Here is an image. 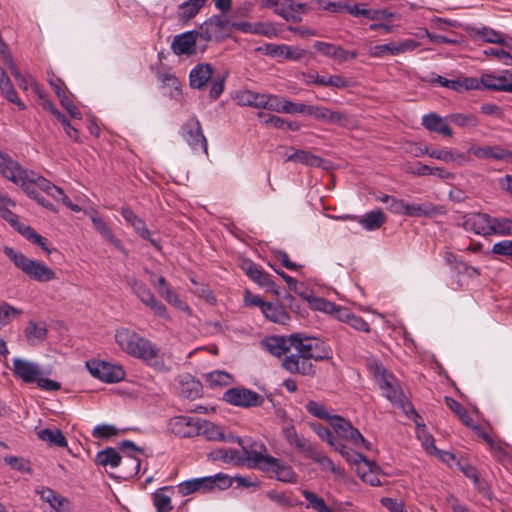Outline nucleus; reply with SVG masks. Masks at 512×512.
<instances>
[{
  "label": "nucleus",
  "instance_id": "1",
  "mask_svg": "<svg viewBox=\"0 0 512 512\" xmlns=\"http://www.w3.org/2000/svg\"><path fill=\"white\" fill-rule=\"evenodd\" d=\"M114 338L119 348L129 356L143 361L158 372L166 373L170 371L160 348L136 331L127 327H120L115 331Z\"/></svg>",
  "mask_w": 512,
  "mask_h": 512
},
{
  "label": "nucleus",
  "instance_id": "2",
  "mask_svg": "<svg viewBox=\"0 0 512 512\" xmlns=\"http://www.w3.org/2000/svg\"><path fill=\"white\" fill-rule=\"evenodd\" d=\"M3 252L14 264V266L24 273L28 278L39 283H46L56 279V273L44 262L30 259L22 252L14 248L4 246Z\"/></svg>",
  "mask_w": 512,
  "mask_h": 512
},
{
  "label": "nucleus",
  "instance_id": "3",
  "mask_svg": "<svg viewBox=\"0 0 512 512\" xmlns=\"http://www.w3.org/2000/svg\"><path fill=\"white\" fill-rule=\"evenodd\" d=\"M282 434L289 445L294 446L299 452L318 463L323 469H328L334 474L340 473V470L329 457L318 450L309 440L298 435L293 424H286L282 428Z\"/></svg>",
  "mask_w": 512,
  "mask_h": 512
},
{
  "label": "nucleus",
  "instance_id": "4",
  "mask_svg": "<svg viewBox=\"0 0 512 512\" xmlns=\"http://www.w3.org/2000/svg\"><path fill=\"white\" fill-rule=\"evenodd\" d=\"M290 346L302 358H308L311 361L329 360L333 355L332 349L326 346L323 341L302 333L290 335Z\"/></svg>",
  "mask_w": 512,
  "mask_h": 512
},
{
  "label": "nucleus",
  "instance_id": "5",
  "mask_svg": "<svg viewBox=\"0 0 512 512\" xmlns=\"http://www.w3.org/2000/svg\"><path fill=\"white\" fill-rule=\"evenodd\" d=\"M375 376L378 385L388 400L398 405L405 414H416L411 403L400 388L397 379L391 373H388L382 366H377Z\"/></svg>",
  "mask_w": 512,
  "mask_h": 512
},
{
  "label": "nucleus",
  "instance_id": "6",
  "mask_svg": "<svg viewBox=\"0 0 512 512\" xmlns=\"http://www.w3.org/2000/svg\"><path fill=\"white\" fill-rule=\"evenodd\" d=\"M128 284L138 299L145 306L149 307L156 316L165 320L171 319L166 306L155 297L154 293L144 282L131 277L128 279Z\"/></svg>",
  "mask_w": 512,
  "mask_h": 512
},
{
  "label": "nucleus",
  "instance_id": "7",
  "mask_svg": "<svg viewBox=\"0 0 512 512\" xmlns=\"http://www.w3.org/2000/svg\"><path fill=\"white\" fill-rule=\"evenodd\" d=\"M200 40L205 43L215 40L217 42L232 34V23L226 18L214 15L200 25Z\"/></svg>",
  "mask_w": 512,
  "mask_h": 512
},
{
  "label": "nucleus",
  "instance_id": "8",
  "mask_svg": "<svg viewBox=\"0 0 512 512\" xmlns=\"http://www.w3.org/2000/svg\"><path fill=\"white\" fill-rule=\"evenodd\" d=\"M330 424L341 438L350 441L356 448L371 449V444L350 421L341 416L334 415L331 417Z\"/></svg>",
  "mask_w": 512,
  "mask_h": 512
},
{
  "label": "nucleus",
  "instance_id": "9",
  "mask_svg": "<svg viewBox=\"0 0 512 512\" xmlns=\"http://www.w3.org/2000/svg\"><path fill=\"white\" fill-rule=\"evenodd\" d=\"M86 366L93 377L106 383L119 382L125 377V371L120 365L100 360H90L86 362Z\"/></svg>",
  "mask_w": 512,
  "mask_h": 512
},
{
  "label": "nucleus",
  "instance_id": "10",
  "mask_svg": "<svg viewBox=\"0 0 512 512\" xmlns=\"http://www.w3.org/2000/svg\"><path fill=\"white\" fill-rule=\"evenodd\" d=\"M224 401L238 407H255L262 405L263 397L247 388L235 387L228 389L223 395Z\"/></svg>",
  "mask_w": 512,
  "mask_h": 512
},
{
  "label": "nucleus",
  "instance_id": "11",
  "mask_svg": "<svg viewBox=\"0 0 512 512\" xmlns=\"http://www.w3.org/2000/svg\"><path fill=\"white\" fill-rule=\"evenodd\" d=\"M182 137L187 144L195 151L208 153V143L205 138L201 124L198 119L193 118L182 126Z\"/></svg>",
  "mask_w": 512,
  "mask_h": 512
},
{
  "label": "nucleus",
  "instance_id": "12",
  "mask_svg": "<svg viewBox=\"0 0 512 512\" xmlns=\"http://www.w3.org/2000/svg\"><path fill=\"white\" fill-rule=\"evenodd\" d=\"M260 470L268 474L270 478H276L281 482L294 483L297 480V475L293 468L273 456L265 461L264 466Z\"/></svg>",
  "mask_w": 512,
  "mask_h": 512
},
{
  "label": "nucleus",
  "instance_id": "13",
  "mask_svg": "<svg viewBox=\"0 0 512 512\" xmlns=\"http://www.w3.org/2000/svg\"><path fill=\"white\" fill-rule=\"evenodd\" d=\"M281 366L291 374L313 377L316 374V367L308 358H302L296 352L286 355L281 362Z\"/></svg>",
  "mask_w": 512,
  "mask_h": 512
},
{
  "label": "nucleus",
  "instance_id": "14",
  "mask_svg": "<svg viewBox=\"0 0 512 512\" xmlns=\"http://www.w3.org/2000/svg\"><path fill=\"white\" fill-rule=\"evenodd\" d=\"M198 420L197 418L188 416H175L168 421V430L181 438H191L198 436Z\"/></svg>",
  "mask_w": 512,
  "mask_h": 512
},
{
  "label": "nucleus",
  "instance_id": "15",
  "mask_svg": "<svg viewBox=\"0 0 512 512\" xmlns=\"http://www.w3.org/2000/svg\"><path fill=\"white\" fill-rule=\"evenodd\" d=\"M201 30H191L176 35L171 43V49L176 55H194L197 53L196 44L200 39Z\"/></svg>",
  "mask_w": 512,
  "mask_h": 512
},
{
  "label": "nucleus",
  "instance_id": "16",
  "mask_svg": "<svg viewBox=\"0 0 512 512\" xmlns=\"http://www.w3.org/2000/svg\"><path fill=\"white\" fill-rule=\"evenodd\" d=\"M16 167H11L10 174L3 175L15 184L20 185L26 194L34 199L40 197V193L37 191V186L33 182L32 178L29 177L28 171L23 169L17 161H14Z\"/></svg>",
  "mask_w": 512,
  "mask_h": 512
},
{
  "label": "nucleus",
  "instance_id": "17",
  "mask_svg": "<svg viewBox=\"0 0 512 512\" xmlns=\"http://www.w3.org/2000/svg\"><path fill=\"white\" fill-rule=\"evenodd\" d=\"M305 115L314 117L317 120L325 121L331 124L345 126L348 122L347 114L340 111H333L325 106L306 105Z\"/></svg>",
  "mask_w": 512,
  "mask_h": 512
},
{
  "label": "nucleus",
  "instance_id": "18",
  "mask_svg": "<svg viewBox=\"0 0 512 512\" xmlns=\"http://www.w3.org/2000/svg\"><path fill=\"white\" fill-rule=\"evenodd\" d=\"M491 216L486 213H468L462 217V226L466 231L477 235L489 236Z\"/></svg>",
  "mask_w": 512,
  "mask_h": 512
},
{
  "label": "nucleus",
  "instance_id": "19",
  "mask_svg": "<svg viewBox=\"0 0 512 512\" xmlns=\"http://www.w3.org/2000/svg\"><path fill=\"white\" fill-rule=\"evenodd\" d=\"M242 449L249 466L259 470L264 466L265 461L271 457L268 454L267 447L262 442L253 441L249 445H242Z\"/></svg>",
  "mask_w": 512,
  "mask_h": 512
},
{
  "label": "nucleus",
  "instance_id": "20",
  "mask_svg": "<svg viewBox=\"0 0 512 512\" xmlns=\"http://www.w3.org/2000/svg\"><path fill=\"white\" fill-rule=\"evenodd\" d=\"M14 376L25 383H34L41 376V369L37 363L30 362L21 358L13 359Z\"/></svg>",
  "mask_w": 512,
  "mask_h": 512
},
{
  "label": "nucleus",
  "instance_id": "21",
  "mask_svg": "<svg viewBox=\"0 0 512 512\" xmlns=\"http://www.w3.org/2000/svg\"><path fill=\"white\" fill-rule=\"evenodd\" d=\"M241 268L245 271L249 278L259 286L265 288L268 291H272L275 294H278L276 284L271 280L270 275L262 270L258 265L252 261L245 260L243 261Z\"/></svg>",
  "mask_w": 512,
  "mask_h": 512
},
{
  "label": "nucleus",
  "instance_id": "22",
  "mask_svg": "<svg viewBox=\"0 0 512 512\" xmlns=\"http://www.w3.org/2000/svg\"><path fill=\"white\" fill-rule=\"evenodd\" d=\"M483 83L484 89L512 93V72L505 70L499 75L485 73Z\"/></svg>",
  "mask_w": 512,
  "mask_h": 512
},
{
  "label": "nucleus",
  "instance_id": "23",
  "mask_svg": "<svg viewBox=\"0 0 512 512\" xmlns=\"http://www.w3.org/2000/svg\"><path fill=\"white\" fill-rule=\"evenodd\" d=\"M41 500L48 503L53 512H67L69 500L49 487L40 486L35 489Z\"/></svg>",
  "mask_w": 512,
  "mask_h": 512
},
{
  "label": "nucleus",
  "instance_id": "24",
  "mask_svg": "<svg viewBox=\"0 0 512 512\" xmlns=\"http://www.w3.org/2000/svg\"><path fill=\"white\" fill-rule=\"evenodd\" d=\"M286 21L299 23L302 21V14L307 13L306 4L295 3L293 0H281L275 12Z\"/></svg>",
  "mask_w": 512,
  "mask_h": 512
},
{
  "label": "nucleus",
  "instance_id": "25",
  "mask_svg": "<svg viewBox=\"0 0 512 512\" xmlns=\"http://www.w3.org/2000/svg\"><path fill=\"white\" fill-rule=\"evenodd\" d=\"M357 475L371 486H381L380 467L374 461L367 458L356 467Z\"/></svg>",
  "mask_w": 512,
  "mask_h": 512
},
{
  "label": "nucleus",
  "instance_id": "26",
  "mask_svg": "<svg viewBox=\"0 0 512 512\" xmlns=\"http://www.w3.org/2000/svg\"><path fill=\"white\" fill-rule=\"evenodd\" d=\"M425 153L432 158L444 161V162H455L457 165L462 166L471 161L470 157L465 153L452 150V149H425Z\"/></svg>",
  "mask_w": 512,
  "mask_h": 512
},
{
  "label": "nucleus",
  "instance_id": "27",
  "mask_svg": "<svg viewBox=\"0 0 512 512\" xmlns=\"http://www.w3.org/2000/svg\"><path fill=\"white\" fill-rule=\"evenodd\" d=\"M213 68L208 63L197 64L189 74L190 86L201 90L212 79Z\"/></svg>",
  "mask_w": 512,
  "mask_h": 512
},
{
  "label": "nucleus",
  "instance_id": "28",
  "mask_svg": "<svg viewBox=\"0 0 512 512\" xmlns=\"http://www.w3.org/2000/svg\"><path fill=\"white\" fill-rule=\"evenodd\" d=\"M421 124L431 132H435L446 137H452L453 135L450 126L437 113L425 114L422 117Z\"/></svg>",
  "mask_w": 512,
  "mask_h": 512
},
{
  "label": "nucleus",
  "instance_id": "29",
  "mask_svg": "<svg viewBox=\"0 0 512 512\" xmlns=\"http://www.w3.org/2000/svg\"><path fill=\"white\" fill-rule=\"evenodd\" d=\"M314 48L321 52L323 55L337 59L341 62L348 60L349 56L351 58H356L357 53L356 52H349L345 49H343L339 45H335L332 43H327L323 41H316L314 44Z\"/></svg>",
  "mask_w": 512,
  "mask_h": 512
},
{
  "label": "nucleus",
  "instance_id": "30",
  "mask_svg": "<svg viewBox=\"0 0 512 512\" xmlns=\"http://www.w3.org/2000/svg\"><path fill=\"white\" fill-rule=\"evenodd\" d=\"M92 223L94 228L100 233V235L105 238L108 242L114 245L117 249H119L125 256H128L127 249L122 245L120 239H118L107 225V223L97 214H93L91 216Z\"/></svg>",
  "mask_w": 512,
  "mask_h": 512
},
{
  "label": "nucleus",
  "instance_id": "31",
  "mask_svg": "<svg viewBox=\"0 0 512 512\" xmlns=\"http://www.w3.org/2000/svg\"><path fill=\"white\" fill-rule=\"evenodd\" d=\"M262 344L270 354L276 357H285L292 349V346H290V336L287 338L283 336L268 337Z\"/></svg>",
  "mask_w": 512,
  "mask_h": 512
},
{
  "label": "nucleus",
  "instance_id": "32",
  "mask_svg": "<svg viewBox=\"0 0 512 512\" xmlns=\"http://www.w3.org/2000/svg\"><path fill=\"white\" fill-rule=\"evenodd\" d=\"M159 294L170 304L182 311L190 313L189 306L183 302L179 296L173 291L170 285L167 283L163 276H160L157 280Z\"/></svg>",
  "mask_w": 512,
  "mask_h": 512
},
{
  "label": "nucleus",
  "instance_id": "33",
  "mask_svg": "<svg viewBox=\"0 0 512 512\" xmlns=\"http://www.w3.org/2000/svg\"><path fill=\"white\" fill-rule=\"evenodd\" d=\"M306 83L316 84L319 86H331L334 88H346L349 86V82L346 78L341 75L323 76L317 73L307 74Z\"/></svg>",
  "mask_w": 512,
  "mask_h": 512
},
{
  "label": "nucleus",
  "instance_id": "34",
  "mask_svg": "<svg viewBox=\"0 0 512 512\" xmlns=\"http://www.w3.org/2000/svg\"><path fill=\"white\" fill-rule=\"evenodd\" d=\"M337 318L350 325L358 331L370 332V325L360 316L351 313L348 309L339 308L336 310Z\"/></svg>",
  "mask_w": 512,
  "mask_h": 512
},
{
  "label": "nucleus",
  "instance_id": "35",
  "mask_svg": "<svg viewBox=\"0 0 512 512\" xmlns=\"http://www.w3.org/2000/svg\"><path fill=\"white\" fill-rule=\"evenodd\" d=\"M198 436L202 435L209 441H225L224 433L220 426L206 420H198Z\"/></svg>",
  "mask_w": 512,
  "mask_h": 512
},
{
  "label": "nucleus",
  "instance_id": "36",
  "mask_svg": "<svg viewBox=\"0 0 512 512\" xmlns=\"http://www.w3.org/2000/svg\"><path fill=\"white\" fill-rule=\"evenodd\" d=\"M386 221L384 212L380 209L370 211L358 218L359 224L368 231L379 229Z\"/></svg>",
  "mask_w": 512,
  "mask_h": 512
},
{
  "label": "nucleus",
  "instance_id": "37",
  "mask_svg": "<svg viewBox=\"0 0 512 512\" xmlns=\"http://www.w3.org/2000/svg\"><path fill=\"white\" fill-rule=\"evenodd\" d=\"M37 437L41 441L48 443L49 446H67V440L60 429H41L37 432Z\"/></svg>",
  "mask_w": 512,
  "mask_h": 512
},
{
  "label": "nucleus",
  "instance_id": "38",
  "mask_svg": "<svg viewBox=\"0 0 512 512\" xmlns=\"http://www.w3.org/2000/svg\"><path fill=\"white\" fill-rule=\"evenodd\" d=\"M209 0H188L179 6L178 17L187 22L194 18Z\"/></svg>",
  "mask_w": 512,
  "mask_h": 512
},
{
  "label": "nucleus",
  "instance_id": "39",
  "mask_svg": "<svg viewBox=\"0 0 512 512\" xmlns=\"http://www.w3.org/2000/svg\"><path fill=\"white\" fill-rule=\"evenodd\" d=\"M262 312L267 319L274 323L286 324L290 319L289 314L281 305L267 302L266 305H264Z\"/></svg>",
  "mask_w": 512,
  "mask_h": 512
},
{
  "label": "nucleus",
  "instance_id": "40",
  "mask_svg": "<svg viewBox=\"0 0 512 512\" xmlns=\"http://www.w3.org/2000/svg\"><path fill=\"white\" fill-rule=\"evenodd\" d=\"M17 231L31 243L40 246L46 253H51V249L48 247V240L38 234L31 226L17 224Z\"/></svg>",
  "mask_w": 512,
  "mask_h": 512
},
{
  "label": "nucleus",
  "instance_id": "41",
  "mask_svg": "<svg viewBox=\"0 0 512 512\" xmlns=\"http://www.w3.org/2000/svg\"><path fill=\"white\" fill-rule=\"evenodd\" d=\"M209 457L214 461H222L224 463L241 464L243 462V457L234 448L215 449L210 452Z\"/></svg>",
  "mask_w": 512,
  "mask_h": 512
},
{
  "label": "nucleus",
  "instance_id": "42",
  "mask_svg": "<svg viewBox=\"0 0 512 512\" xmlns=\"http://www.w3.org/2000/svg\"><path fill=\"white\" fill-rule=\"evenodd\" d=\"M437 212L438 209L433 204L406 203L405 215L409 217H431Z\"/></svg>",
  "mask_w": 512,
  "mask_h": 512
},
{
  "label": "nucleus",
  "instance_id": "43",
  "mask_svg": "<svg viewBox=\"0 0 512 512\" xmlns=\"http://www.w3.org/2000/svg\"><path fill=\"white\" fill-rule=\"evenodd\" d=\"M47 329L44 324L29 321L25 329V336L30 345H36L46 338Z\"/></svg>",
  "mask_w": 512,
  "mask_h": 512
},
{
  "label": "nucleus",
  "instance_id": "44",
  "mask_svg": "<svg viewBox=\"0 0 512 512\" xmlns=\"http://www.w3.org/2000/svg\"><path fill=\"white\" fill-rule=\"evenodd\" d=\"M96 463L104 467L110 466L112 468L118 467L121 463V456L112 447H108L102 451H99L95 459Z\"/></svg>",
  "mask_w": 512,
  "mask_h": 512
},
{
  "label": "nucleus",
  "instance_id": "45",
  "mask_svg": "<svg viewBox=\"0 0 512 512\" xmlns=\"http://www.w3.org/2000/svg\"><path fill=\"white\" fill-rule=\"evenodd\" d=\"M264 94L253 92L250 90L240 91L236 95L238 104L242 106H250L254 108H262Z\"/></svg>",
  "mask_w": 512,
  "mask_h": 512
},
{
  "label": "nucleus",
  "instance_id": "46",
  "mask_svg": "<svg viewBox=\"0 0 512 512\" xmlns=\"http://www.w3.org/2000/svg\"><path fill=\"white\" fill-rule=\"evenodd\" d=\"M167 487L161 488L153 493V504L157 512H170L173 509L171 497L166 494Z\"/></svg>",
  "mask_w": 512,
  "mask_h": 512
},
{
  "label": "nucleus",
  "instance_id": "47",
  "mask_svg": "<svg viewBox=\"0 0 512 512\" xmlns=\"http://www.w3.org/2000/svg\"><path fill=\"white\" fill-rule=\"evenodd\" d=\"M0 91L1 94L11 103L18 106L20 110H25L26 105L19 99L16 90L10 80V78L6 80L0 81Z\"/></svg>",
  "mask_w": 512,
  "mask_h": 512
},
{
  "label": "nucleus",
  "instance_id": "48",
  "mask_svg": "<svg viewBox=\"0 0 512 512\" xmlns=\"http://www.w3.org/2000/svg\"><path fill=\"white\" fill-rule=\"evenodd\" d=\"M286 161L302 163L310 166H320L321 158L308 151L298 150L287 156Z\"/></svg>",
  "mask_w": 512,
  "mask_h": 512
},
{
  "label": "nucleus",
  "instance_id": "49",
  "mask_svg": "<svg viewBox=\"0 0 512 512\" xmlns=\"http://www.w3.org/2000/svg\"><path fill=\"white\" fill-rule=\"evenodd\" d=\"M447 261L451 264L452 268L458 274H467L469 277L478 276L480 271L478 268L469 266L467 263L458 260L453 254L449 253L446 257Z\"/></svg>",
  "mask_w": 512,
  "mask_h": 512
},
{
  "label": "nucleus",
  "instance_id": "50",
  "mask_svg": "<svg viewBox=\"0 0 512 512\" xmlns=\"http://www.w3.org/2000/svg\"><path fill=\"white\" fill-rule=\"evenodd\" d=\"M263 123L267 127H274V128L284 130V131H287V130L296 131L299 129V125L297 123L289 122L288 120H286L282 117H279V116H275V115H269L264 120Z\"/></svg>",
  "mask_w": 512,
  "mask_h": 512
},
{
  "label": "nucleus",
  "instance_id": "51",
  "mask_svg": "<svg viewBox=\"0 0 512 512\" xmlns=\"http://www.w3.org/2000/svg\"><path fill=\"white\" fill-rule=\"evenodd\" d=\"M509 218H497L491 217L490 219V235L507 236L511 235V229L509 228Z\"/></svg>",
  "mask_w": 512,
  "mask_h": 512
},
{
  "label": "nucleus",
  "instance_id": "52",
  "mask_svg": "<svg viewBox=\"0 0 512 512\" xmlns=\"http://www.w3.org/2000/svg\"><path fill=\"white\" fill-rule=\"evenodd\" d=\"M206 380L211 387H221L230 385L233 377L225 371H213L206 375Z\"/></svg>",
  "mask_w": 512,
  "mask_h": 512
},
{
  "label": "nucleus",
  "instance_id": "53",
  "mask_svg": "<svg viewBox=\"0 0 512 512\" xmlns=\"http://www.w3.org/2000/svg\"><path fill=\"white\" fill-rule=\"evenodd\" d=\"M333 447L335 448V450L339 451L340 454L348 462L354 463V464H356V466H358V464L363 462V460L366 458L361 453L351 450L350 448H348L346 445H344L343 443H341L339 441H337Z\"/></svg>",
  "mask_w": 512,
  "mask_h": 512
},
{
  "label": "nucleus",
  "instance_id": "54",
  "mask_svg": "<svg viewBox=\"0 0 512 512\" xmlns=\"http://www.w3.org/2000/svg\"><path fill=\"white\" fill-rule=\"evenodd\" d=\"M262 27L263 24L261 23L252 24L246 21L232 23V31L237 30L243 33L268 35V32L266 30H263Z\"/></svg>",
  "mask_w": 512,
  "mask_h": 512
},
{
  "label": "nucleus",
  "instance_id": "55",
  "mask_svg": "<svg viewBox=\"0 0 512 512\" xmlns=\"http://www.w3.org/2000/svg\"><path fill=\"white\" fill-rule=\"evenodd\" d=\"M22 314V311L16 307L11 306L7 302L0 304V325L8 324L11 319L16 318Z\"/></svg>",
  "mask_w": 512,
  "mask_h": 512
},
{
  "label": "nucleus",
  "instance_id": "56",
  "mask_svg": "<svg viewBox=\"0 0 512 512\" xmlns=\"http://www.w3.org/2000/svg\"><path fill=\"white\" fill-rule=\"evenodd\" d=\"M447 119L459 127L477 126L478 125L477 118L472 114L455 113V114L449 115L447 117Z\"/></svg>",
  "mask_w": 512,
  "mask_h": 512
},
{
  "label": "nucleus",
  "instance_id": "57",
  "mask_svg": "<svg viewBox=\"0 0 512 512\" xmlns=\"http://www.w3.org/2000/svg\"><path fill=\"white\" fill-rule=\"evenodd\" d=\"M4 462L9 465L12 469L25 472V473H31L32 468L30 466L29 461L18 457V456H5Z\"/></svg>",
  "mask_w": 512,
  "mask_h": 512
},
{
  "label": "nucleus",
  "instance_id": "58",
  "mask_svg": "<svg viewBox=\"0 0 512 512\" xmlns=\"http://www.w3.org/2000/svg\"><path fill=\"white\" fill-rule=\"evenodd\" d=\"M489 447L491 449V452H492L493 456L498 461L510 460V455H509V453L506 450V444L503 441H501L499 439H494L489 444Z\"/></svg>",
  "mask_w": 512,
  "mask_h": 512
},
{
  "label": "nucleus",
  "instance_id": "59",
  "mask_svg": "<svg viewBox=\"0 0 512 512\" xmlns=\"http://www.w3.org/2000/svg\"><path fill=\"white\" fill-rule=\"evenodd\" d=\"M268 53L271 56H283L286 59H297L299 56L294 55L293 50L288 45H268Z\"/></svg>",
  "mask_w": 512,
  "mask_h": 512
},
{
  "label": "nucleus",
  "instance_id": "60",
  "mask_svg": "<svg viewBox=\"0 0 512 512\" xmlns=\"http://www.w3.org/2000/svg\"><path fill=\"white\" fill-rule=\"evenodd\" d=\"M56 190H57V192H54V191L50 190L47 195H49L50 197H52L56 201H61L66 207H68L70 210H72L74 212H79L81 210V208L78 205L73 204L71 202L69 197L64 193L63 189H61L60 187L56 186Z\"/></svg>",
  "mask_w": 512,
  "mask_h": 512
},
{
  "label": "nucleus",
  "instance_id": "61",
  "mask_svg": "<svg viewBox=\"0 0 512 512\" xmlns=\"http://www.w3.org/2000/svg\"><path fill=\"white\" fill-rule=\"evenodd\" d=\"M283 99L277 95L264 94L262 109L281 113V104Z\"/></svg>",
  "mask_w": 512,
  "mask_h": 512
},
{
  "label": "nucleus",
  "instance_id": "62",
  "mask_svg": "<svg viewBox=\"0 0 512 512\" xmlns=\"http://www.w3.org/2000/svg\"><path fill=\"white\" fill-rule=\"evenodd\" d=\"M371 55L374 57H383L385 55H397L396 42L376 45L371 49Z\"/></svg>",
  "mask_w": 512,
  "mask_h": 512
},
{
  "label": "nucleus",
  "instance_id": "63",
  "mask_svg": "<svg viewBox=\"0 0 512 512\" xmlns=\"http://www.w3.org/2000/svg\"><path fill=\"white\" fill-rule=\"evenodd\" d=\"M307 411L315 417L320 419H329L331 421V417L326 410L325 406L316 401H310L306 405Z\"/></svg>",
  "mask_w": 512,
  "mask_h": 512
},
{
  "label": "nucleus",
  "instance_id": "64",
  "mask_svg": "<svg viewBox=\"0 0 512 512\" xmlns=\"http://www.w3.org/2000/svg\"><path fill=\"white\" fill-rule=\"evenodd\" d=\"M492 253L512 258V240H503L495 243Z\"/></svg>",
  "mask_w": 512,
  "mask_h": 512
}]
</instances>
